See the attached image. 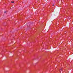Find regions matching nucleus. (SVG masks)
<instances>
[{
	"label": "nucleus",
	"instance_id": "f257e3e1",
	"mask_svg": "<svg viewBox=\"0 0 73 73\" xmlns=\"http://www.w3.org/2000/svg\"><path fill=\"white\" fill-rule=\"evenodd\" d=\"M11 3H15L14 1H12L11 2Z\"/></svg>",
	"mask_w": 73,
	"mask_h": 73
},
{
	"label": "nucleus",
	"instance_id": "f03ea898",
	"mask_svg": "<svg viewBox=\"0 0 73 73\" xmlns=\"http://www.w3.org/2000/svg\"><path fill=\"white\" fill-rule=\"evenodd\" d=\"M6 12H7L6 11H5V12H4V13H6Z\"/></svg>",
	"mask_w": 73,
	"mask_h": 73
},
{
	"label": "nucleus",
	"instance_id": "7ed1b4c3",
	"mask_svg": "<svg viewBox=\"0 0 73 73\" xmlns=\"http://www.w3.org/2000/svg\"><path fill=\"white\" fill-rule=\"evenodd\" d=\"M60 70H62V69H60Z\"/></svg>",
	"mask_w": 73,
	"mask_h": 73
},
{
	"label": "nucleus",
	"instance_id": "20e7f679",
	"mask_svg": "<svg viewBox=\"0 0 73 73\" xmlns=\"http://www.w3.org/2000/svg\"><path fill=\"white\" fill-rule=\"evenodd\" d=\"M53 6H54V5H53Z\"/></svg>",
	"mask_w": 73,
	"mask_h": 73
}]
</instances>
